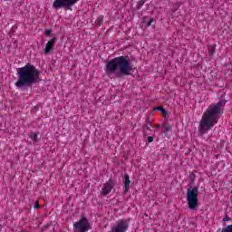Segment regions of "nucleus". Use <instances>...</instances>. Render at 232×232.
I'll return each mask as SVG.
<instances>
[{
	"instance_id": "nucleus-13",
	"label": "nucleus",
	"mask_w": 232,
	"mask_h": 232,
	"mask_svg": "<svg viewBox=\"0 0 232 232\" xmlns=\"http://www.w3.org/2000/svg\"><path fill=\"white\" fill-rule=\"evenodd\" d=\"M104 17L103 16H99L96 20V24L97 26H101L102 24V21H103Z\"/></svg>"
},
{
	"instance_id": "nucleus-8",
	"label": "nucleus",
	"mask_w": 232,
	"mask_h": 232,
	"mask_svg": "<svg viewBox=\"0 0 232 232\" xmlns=\"http://www.w3.org/2000/svg\"><path fill=\"white\" fill-rule=\"evenodd\" d=\"M114 186H115V182H113L112 179H109V181L102 188V194L105 196L108 195L110 191L113 189Z\"/></svg>"
},
{
	"instance_id": "nucleus-7",
	"label": "nucleus",
	"mask_w": 232,
	"mask_h": 232,
	"mask_svg": "<svg viewBox=\"0 0 232 232\" xmlns=\"http://www.w3.org/2000/svg\"><path fill=\"white\" fill-rule=\"evenodd\" d=\"M128 226V220L121 219L116 222L115 226L111 227V231L110 232H126Z\"/></svg>"
},
{
	"instance_id": "nucleus-22",
	"label": "nucleus",
	"mask_w": 232,
	"mask_h": 232,
	"mask_svg": "<svg viewBox=\"0 0 232 232\" xmlns=\"http://www.w3.org/2000/svg\"><path fill=\"white\" fill-rule=\"evenodd\" d=\"M169 130H171V126H167V127H165V130L163 132L168 133V131H169Z\"/></svg>"
},
{
	"instance_id": "nucleus-10",
	"label": "nucleus",
	"mask_w": 232,
	"mask_h": 232,
	"mask_svg": "<svg viewBox=\"0 0 232 232\" xmlns=\"http://www.w3.org/2000/svg\"><path fill=\"white\" fill-rule=\"evenodd\" d=\"M130 184H131V181L130 180V176L128 174H125V191H128V189H130Z\"/></svg>"
},
{
	"instance_id": "nucleus-14",
	"label": "nucleus",
	"mask_w": 232,
	"mask_h": 232,
	"mask_svg": "<svg viewBox=\"0 0 232 232\" xmlns=\"http://www.w3.org/2000/svg\"><path fill=\"white\" fill-rule=\"evenodd\" d=\"M221 232H232V225H228L227 227L222 228Z\"/></svg>"
},
{
	"instance_id": "nucleus-11",
	"label": "nucleus",
	"mask_w": 232,
	"mask_h": 232,
	"mask_svg": "<svg viewBox=\"0 0 232 232\" xmlns=\"http://www.w3.org/2000/svg\"><path fill=\"white\" fill-rule=\"evenodd\" d=\"M216 48L217 45H208V50L210 55H213V53H215Z\"/></svg>"
},
{
	"instance_id": "nucleus-6",
	"label": "nucleus",
	"mask_w": 232,
	"mask_h": 232,
	"mask_svg": "<svg viewBox=\"0 0 232 232\" xmlns=\"http://www.w3.org/2000/svg\"><path fill=\"white\" fill-rule=\"evenodd\" d=\"M74 232H86L90 229V222L86 217H82L81 220L73 225Z\"/></svg>"
},
{
	"instance_id": "nucleus-5",
	"label": "nucleus",
	"mask_w": 232,
	"mask_h": 232,
	"mask_svg": "<svg viewBox=\"0 0 232 232\" xmlns=\"http://www.w3.org/2000/svg\"><path fill=\"white\" fill-rule=\"evenodd\" d=\"M79 0H54L53 6L56 10L59 8H65L66 10H72V6L77 5Z\"/></svg>"
},
{
	"instance_id": "nucleus-4",
	"label": "nucleus",
	"mask_w": 232,
	"mask_h": 232,
	"mask_svg": "<svg viewBox=\"0 0 232 232\" xmlns=\"http://www.w3.org/2000/svg\"><path fill=\"white\" fill-rule=\"evenodd\" d=\"M187 201L189 209L198 208V187H190L187 190Z\"/></svg>"
},
{
	"instance_id": "nucleus-20",
	"label": "nucleus",
	"mask_w": 232,
	"mask_h": 232,
	"mask_svg": "<svg viewBox=\"0 0 232 232\" xmlns=\"http://www.w3.org/2000/svg\"><path fill=\"white\" fill-rule=\"evenodd\" d=\"M39 208H41V206L39 205V200H36L34 204V209H39Z\"/></svg>"
},
{
	"instance_id": "nucleus-23",
	"label": "nucleus",
	"mask_w": 232,
	"mask_h": 232,
	"mask_svg": "<svg viewBox=\"0 0 232 232\" xmlns=\"http://www.w3.org/2000/svg\"><path fill=\"white\" fill-rule=\"evenodd\" d=\"M153 137H151V136H149L148 138H147V140H148V141L149 142H153Z\"/></svg>"
},
{
	"instance_id": "nucleus-15",
	"label": "nucleus",
	"mask_w": 232,
	"mask_h": 232,
	"mask_svg": "<svg viewBox=\"0 0 232 232\" xmlns=\"http://www.w3.org/2000/svg\"><path fill=\"white\" fill-rule=\"evenodd\" d=\"M155 110L161 111V113H163L164 115H166V113H168V112L166 111V109H164V108H162V107H156Z\"/></svg>"
},
{
	"instance_id": "nucleus-17",
	"label": "nucleus",
	"mask_w": 232,
	"mask_h": 232,
	"mask_svg": "<svg viewBox=\"0 0 232 232\" xmlns=\"http://www.w3.org/2000/svg\"><path fill=\"white\" fill-rule=\"evenodd\" d=\"M30 139H34V142H37V133L31 134Z\"/></svg>"
},
{
	"instance_id": "nucleus-25",
	"label": "nucleus",
	"mask_w": 232,
	"mask_h": 232,
	"mask_svg": "<svg viewBox=\"0 0 232 232\" xmlns=\"http://www.w3.org/2000/svg\"><path fill=\"white\" fill-rule=\"evenodd\" d=\"M156 128H157V129L160 128V125H157Z\"/></svg>"
},
{
	"instance_id": "nucleus-24",
	"label": "nucleus",
	"mask_w": 232,
	"mask_h": 232,
	"mask_svg": "<svg viewBox=\"0 0 232 232\" xmlns=\"http://www.w3.org/2000/svg\"><path fill=\"white\" fill-rule=\"evenodd\" d=\"M153 23V18H151L149 23L147 24V26H151V24Z\"/></svg>"
},
{
	"instance_id": "nucleus-1",
	"label": "nucleus",
	"mask_w": 232,
	"mask_h": 232,
	"mask_svg": "<svg viewBox=\"0 0 232 232\" xmlns=\"http://www.w3.org/2000/svg\"><path fill=\"white\" fill-rule=\"evenodd\" d=\"M226 100H221L218 103L209 105L207 111L203 113L202 119L199 122L198 135H204L209 131L215 124L218 122V119L224 113V106H226Z\"/></svg>"
},
{
	"instance_id": "nucleus-21",
	"label": "nucleus",
	"mask_w": 232,
	"mask_h": 232,
	"mask_svg": "<svg viewBox=\"0 0 232 232\" xmlns=\"http://www.w3.org/2000/svg\"><path fill=\"white\" fill-rule=\"evenodd\" d=\"M52 34V29H47L45 31V35L50 36Z\"/></svg>"
},
{
	"instance_id": "nucleus-19",
	"label": "nucleus",
	"mask_w": 232,
	"mask_h": 232,
	"mask_svg": "<svg viewBox=\"0 0 232 232\" xmlns=\"http://www.w3.org/2000/svg\"><path fill=\"white\" fill-rule=\"evenodd\" d=\"M231 220V218L229 216L226 215L225 218H223V222H229Z\"/></svg>"
},
{
	"instance_id": "nucleus-16",
	"label": "nucleus",
	"mask_w": 232,
	"mask_h": 232,
	"mask_svg": "<svg viewBox=\"0 0 232 232\" xmlns=\"http://www.w3.org/2000/svg\"><path fill=\"white\" fill-rule=\"evenodd\" d=\"M143 5H144V0H140V1L138 3L137 6H136L137 10H140V7H141Z\"/></svg>"
},
{
	"instance_id": "nucleus-18",
	"label": "nucleus",
	"mask_w": 232,
	"mask_h": 232,
	"mask_svg": "<svg viewBox=\"0 0 232 232\" xmlns=\"http://www.w3.org/2000/svg\"><path fill=\"white\" fill-rule=\"evenodd\" d=\"M189 180L191 181V182H195V173H190V175H189Z\"/></svg>"
},
{
	"instance_id": "nucleus-3",
	"label": "nucleus",
	"mask_w": 232,
	"mask_h": 232,
	"mask_svg": "<svg viewBox=\"0 0 232 232\" xmlns=\"http://www.w3.org/2000/svg\"><path fill=\"white\" fill-rule=\"evenodd\" d=\"M105 72L107 75L115 73L116 77H121V75H130L131 63H130V57L119 56L107 62Z\"/></svg>"
},
{
	"instance_id": "nucleus-12",
	"label": "nucleus",
	"mask_w": 232,
	"mask_h": 232,
	"mask_svg": "<svg viewBox=\"0 0 232 232\" xmlns=\"http://www.w3.org/2000/svg\"><path fill=\"white\" fill-rule=\"evenodd\" d=\"M151 126V120L150 118L147 119V124L143 126L144 130H150V127Z\"/></svg>"
},
{
	"instance_id": "nucleus-9",
	"label": "nucleus",
	"mask_w": 232,
	"mask_h": 232,
	"mask_svg": "<svg viewBox=\"0 0 232 232\" xmlns=\"http://www.w3.org/2000/svg\"><path fill=\"white\" fill-rule=\"evenodd\" d=\"M53 44H55V38H53L46 44L44 53H49L50 52H52V49L53 48Z\"/></svg>"
},
{
	"instance_id": "nucleus-2",
	"label": "nucleus",
	"mask_w": 232,
	"mask_h": 232,
	"mask_svg": "<svg viewBox=\"0 0 232 232\" xmlns=\"http://www.w3.org/2000/svg\"><path fill=\"white\" fill-rule=\"evenodd\" d=\"M18 81L15 82L16 88L32 86L41 82V72L33 64L27 63L25 66L17 69Z\"/></svg>"
}]
</instances>
